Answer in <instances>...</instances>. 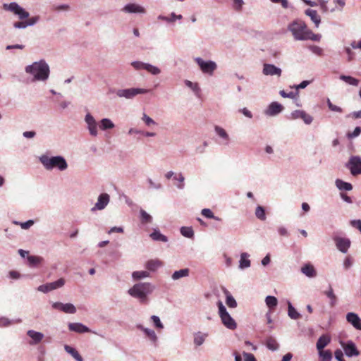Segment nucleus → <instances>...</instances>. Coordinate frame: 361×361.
<instances>
[{"mask_svg": "<svg viewBox=\"0 0 361 361\" xmlns=\"http://www.w3.org/2000/svg\"><path fill=\"white\" fill-rule=\"evenodd\" d=\"M288 30L292 32L296 40H307L310 39L314 42H319L321 35L314 34L310 30L307 25L301 20L294 21L288 25Z\"/></svg>", "mask_w": 361, "mask_h": 361, "instance_id": "obj_1", "label": "nucleus"}, {"mask_svg": "<svg viewBox=\"0 0 361 361\" xmlns=\"http://www.w3.org/2000/svg\"><path fill=\"white\" fill-rule=\"evenodd\" d=\"M25 71L32 75L36 80H46L49 75V67L43 60L27 66Z\"/></svg>", "mask_w": 361, "mask_h": 361, "instance_id": "obj_2", "label": "nucleus"}, {"mask_svg": "<svg viewBox=\"0 0 361 361\" xmlns=\"http://www.w3.org/2000/svg\"><path fill=\"white\" fill-rule=\"evenodd\" d=\"M154 287L150 283H139L128 290V293L140 301L147 300V295L152 292Z\"/></svg>", "mask_w": 361, "mask_h": 361, "instance_id": "obj_3", "label": "nucleus"}, {"mask_svg": "<svg viewBox=\"0 0 361 361\" xmlns=\"http://www.w3.org/2000/svg\"><path fill=\"white\" fill-rule=\"evenodd\" d=\"M40 161L44 166L48 169H52L53 168H58L61 171L65 170L68 165L64 158L62 157H52L51 158L48 157H42Z\"/></svg>", "mask_w": 361, "mask_h": 361, "instance_id": "obj_4", "label": "nucleus"}, {"mask_svg": "<svg viewBox=\"0 0 361 361\" xmlns=\"http://www.w3.org/2000/svg\"><path fill=\"white\" fill-rule=\"evenodd\" d=\"M3 8L6 11L13 12L14 14L18 15L20 20L27 19L30 16V13L24 8L20 7L17 3L12 2L10 4H4Z\"/></svg>", "mask_w": 361, "mask_h": 361, "instance_id": "obj_5", "label": "nucleus"}, {"mask_svg": "<svg viewBox=\"0 0 361 361\" xmlns=\"http://www.w3.org/2000/svg\"><path fill=\"white\" fill-rule=\"evenodd\" d=\"M347 167L350 169L353 176L361 174V159L359 157H351L347 164Z\"/></svg>", "mask_w": 361, "mask_h": 361, "instance_id": "obj_6", "label": "nucleus"}, {"mask_svg": "<svg viewBox=\"0 0 361 361\" xmlns=\"http://www.w3.org/2000/svg\"><path fill=\"white\" fill-rule=\"evenodd\" d=\"M149 90L142 88H130L126 90H119L117 92V95L120 97L132 98L138 94H145Z\"/></svg>", "mask_w": 361, "mask_h": 361, "instance_id": "obj_7", "label": "nucleus"}, {"mask_svg": "<svg viewBox=\"0 0 361 361\" xmlns=\"http://www.w3.org/2000/svg\"><path fill=\"white\" fill-rule=\"evenodd\" d=\"M195 61L204 73L212 75L216 68V64L213 61H204L201 58H197Z\"/></svg>", "mask_w": 361, "mask_h": 361, "instance_id": "obj_8", "label": "nucleus"}, {"mask_svg": "<svg viewBox=\"0 0 361 361\" xmlns=\"http://www.w3.org/2000/svg\"><path fill=\"white\" fill-rule=\"evenodd\" d=\"M337 248L343 253L347 252L350 246V240L348 238L336 236L334 238Z\"/></svg>", "mask_w": 361, "mask_h": 361, "instance_id": "obj_9", "label": "nucleus"}, {"mask_svg": "<svg viewBox=\"0 0 361 361\" xmlns=\"http://www.w3.org/2000/svg\"><path fill=\"white\" fill-rule=\"evenodd\" d=\"M109 202V195L106 193L101 194L99 197L97 202L95 204V206L92 209V211L95 209H103L108 204Z\"/></svg>", "mask_w": 361, "mask_h": 361, "instance_id": "obj_10", "label": "nucleus"}, {"mask_svg": "<svg viewBox=\"0 0 361 361\" xmlns=\"http://www.w3.org/2000/svg\"><path fill=\"white\" fill-rule=\"evenodd\" d=\"M292 118L294 119L301 118L306 124H310L312 122V117L305 111L296 110L292 113Z\"/></svg>", "mask_w": 361, "mask_h": 361, "instance_id": "obj_11", "label": "nucleus"}, {"mask_svg": "<svg viewBox=\"0 0 361 361\" xmlns=\"http://www.w3.org/2000/svg\"><path fill=\"white\" fill-rule=\"evenodd\" d=\"M346 319L348 322L351 324L356 329L361 330V319L357 314L353 312L348 313Z\"/></svg>", "mask_w": 361, "mask_h": 361, "instance_id": "obj_12", "label": "nucleus"}, {"mask_svg": "<svg viewBox=\"0 0 361 361\" xmlns=\"http://www.w3.org/2000/svg\"><path fill=\"white\" fill-rule=\"evenodd\" d=\"M263 73L266 75L280 76L281 75V70L273 64L265 63L263 67Z\"/></svg>", "mask_w": 361, "mask_h": 361, "instance_id": "obj_13", "label": "nucleus"}, {"mask_svg": "<svg viewBox=\"0 0 361 361\" xmlns=\"http://www.w3.org/2000/svg\"><path fill=\"white\" fill-rule=\"evenodd\" d=\"M27 335L32 338V341L29 343L30 345H37L44 338L43 334L34 330L27 331Z\"/></svg>", "mask_w": 361, "mask_h": 361, "instance_id": "obj_14", "label": "nucleus"}, {"mask_svg": "<svg viewBox=\"0 0 361 361\" xmlns=\"http://www.w3.org/2000/svg\"><path fill=\"white\" fill-rule=\"evenodd\" d=\"M342 345L347 356L352 357L359 355V351L352 341L348 342L345 345L342 343Z\"/></svg>", "mask_w": 361, "mask_h": 361, "instance_id": "obj_15", "label": "nucleus"}, {"mask_svg": "<svg viewBox=\"0 0 361 361\" xmlns=\"http://www.w3.org/2000/svg\"><path fill=\"white\" fill-rule=\"evenodd\" d=\"M331 340V336L329 334L322 335L316 344L318 351L324 350V348L330 343Z\"/></svg>", "mask_w": 361, "mask_h": 361, "instance_id": "obj_16", "label": "nucleus"}, {"mask_svg": "<svg viewBox=\"0 0 361 361\" xmlns=\"http://www.w3.org/2000/svg\"><path fill=\"white\" fill-rule=\"evenodd\" d=\"M283 109V107L281 104L278 102H272L269 104L267 110L266 111V114L269 116H275L280 113Z\"/></svg>", "mask_w": 361, "mask_h": 361, "instance_id": "obj_17", "label": "nucleus"}, {"mask_svg": "<svg viewBox=\"0 0 361 361\" xmlns=\"http://www.w3.org/2000/svg\"><path fill=\"white\" fill-rule=\"evenodd\" d=\"M68 329L70 331L78 333H85L90 331L88 327H87L86 326L83 325L81 323H70L68 325Z\"/></svg>", "mask_w": 361, "mask_h": 361, "instance_id": "obj_18", "label": "nucleus"}, {"mask_svg": "<svg viewBox=\"0 0 361 361\" xmlns=\"http://www.w3.org/2000/svg\"><path fill=\"white\" fill-rule=\"evenodd\" d=\"M221 319L224 325L229 329L233 330L237 326L236 322L231 317L229 314L226 315L225 317H223L222 318H221Z\"/></svg>", "mask_w": 361, "mask_h": 361, "instance_id": "obj_19", "label": "nucleus"}, {"mask_svg": "<svg viewBox=\"0 0 361 361\" xmlns=\"http://www.w3.org/2000/svg\"><path fill=\"white\" fill-rule=\"evenodd\" d=\"M305 14L310 17L312 22H314V23L315 24L316 27H318L321 22V18L318 15L317 11L312 9H307L305 11Z\"/></svg>", "mask_w": 361, "mask_h": 361, "instance_id": "obj_20", "label": "nucleus"}, {"mask_svg": "<svg viewBox=\"0 0 361 361\" xmlns=\"http://www.w3.org/2000/svg\"><path fill=\"white\" fill-rule=\"evenodd\" d=\"M123 11L126 13H145V9L135 4H129L124 6Z\"/></svg>", "mask_w": 361, "mask_h": 361, "instance_id": "obj_21", "label": "nucleus"}, {"mask_svg": "<svg viewBox=\"0 0 361 361\" xmlns=\"http://www.w3.org/2000/svg\"><path fill=\"white\" fill-rule=\"evenodd\" d=\"M163 265V263L159 259H150L145 264V267L152 271H156L157 269L161 267Z\"/></svg>", "mask_w": 361, "mask_h": 361, "instance_id": "obj_22", "label": "nucleus"}, {"mask_svg": "<svg viewBox=\"0 0 361 361\" xmlns=\"http://www.w3.org/2000/svg\"><path fill=\"white\" fill-rule=\"evenodd\" d=\"M324 294L330 299L331 307H334L337 302V297L334 293V290L331 285H329L327 290L324 291Z\"/></svg>", "mask_w": 361, "mask_h": 361, "instance_id": "obj_23", "label": "nucleus"}, {"mask_svg": "<svg viewBox=\"0 0 361 361\" xmlns=\"http://www.w3.org/2000/svg\"><path fill=\"white\" fill-rule=\"evenodd\" d=\"M336 185L341 190H351L353 188L350 183L344 182L340 179H337L336 180Z\"/></svg>", "mask_w": 361, "mask_h": 361, "instance_id": "obj_24", "label": "nucleus"}, {"mask_svg": "<svg viewBox=\"0 0 361 361\" xmlns=\"http://www.w3.org/2000/svg\"><path fill=\"white\" fill-rule=\"evenodd\" d=\"M302 272L309 277H314L316 276V271L313 266L310 264H306L302 267Z\"/></svg>", "mask_w": 361, "mask_h": 361, "instance_id": "obj_25", "label": "nucleus"}, {"mask_svg": "<svg viewBox=\"0 0 361 361\" xmlns=\"http://www.w3.org/2000/svg\"><path fill=\"white\" fill-rule=\"evenodd\" d=\"M248 255L243 252L240 255V267L241 269L247 268L250 266V261L248 259Z\"/></svg>", "mask_w": 361, "mask_h": 361, "instance_id": "obj_26", "label": "nucleus"}, {"mask_svg": "<svg viewBox=\"0 0 361 361\" xmlns=\"http://www.w3.org/2000/svg\"><path fill=\"white\" fill-rule=\"evenodd\" d=\"M188 275H189V269L187 268L183 269H180L178 271H176L172 275V279L173 280H178L182 277L188 276Z\"/></svg>", "mask_w": 361, "mask_h": 361, "instance_id": "obj_27", "label": "nucleus"}, {"mask_svg": "<svg viewBox=\"0 0 361 361\" xmlns=\"http://www.w3.org/2000/svg\"><path fill=\"white\" fill-rule=\"evenodd\" d=\"M319 355L321 358V361H331L332 359V353L330 350H319Z\"/></svg>", "mask_w": 361, "mask_h": 361, "instance_id": "obj_28", "label": "nucleus"}, {"mask_svg": "<svg viewBox=\"0 0 361 361\" xmlns=\"http://www.w3.org/2000/svg\"><path fill=\"white\" fill-rule=\"evenodd\" d=\"M224 293L226 294V305L231 308L236 307L237 302L233 298V297L230 294V293L226 289H225Z\"/></svg>", "mask_w": 361, "mask_h": 361, "instance_id": "obj_29", "label": "nucleus"}, {"mask_svg": "<svg viewBox=\"0 0 361 361\" xmlns=\"http://www.w3.org/2000/svg\"><path fill=\"white\" fill-rule=\"evenodd\" d=\"M150 237L154 240H159L162 242H167L168 240L166 236H165L164 235L161 234L159 231L156 230L150 234Z\"/></svg>", "mask_w": 361, "mask_h": 361, "instance_id": "obj_30", "label": "nucleus"}, {"mask_svg": "<svg viewBox=\"0 0 361 361\" xmlns=\"http://www.w3.org/2000/svg\"><path fill=\"white\" fill-rule=\"evenodd\" d=\"M65 349L66 350L71 354V355L78 361H83V359L82 357H81V355L79 354V353L75 350L72 347H70L68 345H66L65 346Z\"/></svg>", "mask_w": 361, "mask_h": 361, "instance_id": "obj_31", "label": "nucleus"}, {"mask_svg": "<svg viewBox=\"0 0 361 361\" xmlns=\"http://www.w3.org/2000/svg\"><path fill=\"white\" fill-rule=\"evenodd\" d=\"M288 316L293 319H298L300 317V314L296 311V310L292 306L291 303H288Z\"/></svg>", "mask_w": 361, "mask_h": 361, "instance_id": "obj_32", "label": "nucleus"}, {"mask_svg": "<svg viewBox=\"0 0 361 361\" xmlns=\"http://www.w3.org/2000/svg\"><path fill=\"white\" fill-rule=\"evenodd\" d=\"M140 221L141 223L143 224H146L148 223H150L152 220V216L147 214L145 210L140 209Z\"/></svg>", "mask_w": 361, "mask_h": 361, "instance_id": "obj_33", "label": "nucleus"}, {"mask_svg": "<svg viewBox=\"0 0 361 361\" xmlns=\"http://www.w3.org/2000/svg\"><path fill=\"white\" fill-rule=\"evenodd\" d=\"M27 261L30 266H37L43 261V259L39 256L29 255L27 256Z\"/></svg>", "mask_w": 361, "mask_h": 361, "instance_id": "obj_34", "label": "nucleus"}, {"mask_svg": "<svg viewBox=\"0 0 361 361\" xmlns=\"http://www.w3.org/2000/svg\"><path fill=\"white\" fill-rule=\"evenodd\" d=\"M48 284H49V290L51 291L54 289L62 287L65 284V280H64V279L61 278L59 280H57L54 282L49 283Z\"/></svg>", "mask_w": 361, "mask_h": 361, "instance_id": "obj_35", "label": "nucleus"}, {"mask_svg": "<svg viewBox=\"0 0 361 361\" xmlns=\"http://www.w3.org/2000/svg\"><path fill=\"white\" fill-rule=\"evenodd\" d=\"M266 305L270 309H274L278 304V300L274 296H267L265 299Z\"/></svg>", "mask_w": 361, "mask_h": 361, "instance_id": "obj_36", "label": "nucleus"}, {"mask_svg": "<svg viewBox=\"0 0 361 361\" xmlns=\"http://www.w3.org/2000/svg\"><path fill=\"white\" fill-rule=\"evenodd\" d=\"M114 127V124L109 118H103L101 121L100 128L102 130L111 129Z\"/></svg>", "mask_w": 361, "mask_h": 361, "instance_id": "obj_37", "label": "nucleus"}, {"mask_svg": "<svg viewBox=\"0 0 361 361\" xmlns=\"http://www.w3.org/2000/svg\"><path fill=\"white\" fill-rule=\"evenodd\" d=\"M149 274L147 271H136L133 272L132 276L135 280H139L143 278L148 277Z\"/></svg>", "mask_w": 361, "mask_h": 361, "instance_id": "obj_38", "label": "nucleus"}, {"mask_svg": "<svg viewBox=\"0 0 361 361\" xmlns=\"http://www.w3.org/2000/svg\"><path fill=\"white\" fill-rule=\"evenodd\" d=\"M340 78L351 85L357 86L359 84V80L351 76L341 75Z\"/></svg>", "mask_w": 361, "mask_h": 361, "instance_id": "obj_39", "label": "nucleus"}, {"mask_svg": "<svg viewBox=\"0 0 361 361\" xmlns=\"http://www.w3.org/2000/svg\"><path fill=\"white\" fill-rule=\"evenodd\" d=\"M181 234L187 238H192L194 235V231L192 227L183 226L180 228Z\"/></svg>", "mask_w": 361, "mask_h": 361, "instance_id": "obj_40", "label": "nucleus"}, {"mask_svg": "<svg viewBox=\"0 0 361 361\" xmlns=\"http://www.w3.org/2000/svg\"><path fill=\"white\" fill-rule=\"evenodd\" d=\"M267 346L269 349L275 350L279 348V344L274 338L269 337L267 339Z\"/></svg>", "mask_w": 361, "mask_h": 361, "instance_id": "obj_41", "label": "nucleus"}, {"mask_svg": "<svg viewBox=\"0 0 361 361\" xmlns=\"http://www.w3.org/2000/svg\"><path fill=\"white\" fill-rule=\"evenodd\" d=\"M255 215L260 220H265L266 219L265 210L261 206H258L256 208Z\"/></svg>", "mask_w": 361, "mask_h": 361, "instance_id": "obj_42", "label": "nucleus"}, {"mask_svg": "<svg viewBox=\"0 0 361 361\" xmlns=\"http://www.w3.org/2000/svg\"><path fill=\"white\" fill-rule=\"evenodd\" d=\"M144 69L153 75H158L159 73H160V70L157 67L149 63H146V66H145Z\"/></svg>", "mask_w": 361, "mask_h": 361, "instance_id": "obj_43", "label": "nucleus"}, {"mask_svg": "<svg viewBox=\"0 0 361 361\" xmlns=\"http://www.w3.org/2000/svg\"><path fill=\"white\" fill-rule=\"evenodd\" d=\"M62 312L65 313H71L74 314L76 312V308L75 306L71 303H66L64 304V306L63 307Z\"/></svg>", "mask_w": 361, "mask_h": 361, "instance_id": "obj_44", "label": "nucleus"}, {"mask_svg": "<svg viewBox=\"0 0 361 361\" xmlns=\"http://www.w3.org/2000/svg\"><path fill=\"white\" fill-rule=\"evenodd\" d=\"M217 306L219 307V316L221 318L228 314V312L226 311V309L224 307V305H223L221 301H219L217 302Z\"/></svg>", "mask_w": 361, "mask_h": 361, "instance_id": "obj_45", "label": "nucleus"}, {"mask_svg": "<svg viewBox=\"0 0 361 361\" xmlns=\"http://www.w3.org/2000/svg\"><path fill=\"white\" fill-rule=\"evenodd\" d=\"M217 306L219 307V316L221 318L228 314V312L226 311V309L224 307V305H223L221 301H219L217 302Z\"/></svg>", "mask_w": 361, "mask_h": 361, "instance_id": "obj_46", "label": "nucleus"}, {"mask_svg": "<svg viewBox=\"0 0 361 361\" xmlns=\"http://www.w3.org/2000/svg\"><path fill=\"white\" fill-rule=\"evenodd\" d=\"M144 331L147 336L153 342H155L157 339V335L154 330L149 329H145Z\"/></svg>", "mask_w": 361, "mask_h": 361, "instance_id": "obj_47", "label": "nucleus"}, {"mask_svg": "<svg viewBox=\"0 0 361 361\" xmlns=\"http://www.w3.org/2000/svg\"><path fill=\"white\" fill-rule=\"evenodd\" d=\"M280 94L284 98L288 97V98L294 99L298 96V92H293V91H290V92L287 93L284 90H281L280 92Z\"/></svg>", "mask_w": 361, "mask_h": 361, "instance_id": "obj_48", "label": "nucleus"}, {"mask_svg": "<svg viewBox=\"0 0 361 361\" xmlns=\"http://www.w3.org/2000/svg\"><path fill=\"white\" fill-rule=\"evenodd\" d=\"M204 339H205V336L202 334L201 333H199L195 335V338H194V343L197 345H200L203 343Z\"/></svg>", "mask_w": 361, "mask_h": 361, "instance_id": "obj_49", "label": "nucleus"}, {"mask_svg": "<svg viewBox=\"0 0 361 361\" xmlns=\"http://www.w3.org/2000/svg\"><path fill=\"white\" fill-rule=\"evenodd\" d=\"M215 131L216 133L221 137L223 138H225V139H228V134L226 133V132L225 131L224 129H223L222 128L219 127V126H216L215 127Z\"/></svg>", "mask_w": 361, "mask_h": 361, "instance_id": "obj_50", "label": "nucleus"}, {"mask_svg": "<svg viewBox=\"0 0 361 361\" xmlns=\"http://www.w3.org/2000/svg\"><path fill=\"white\" fill-rule=\"evenodd\" d=\"M327 105L329 109L332 111L341 113L343 111L342 109L336 105H334L331 103L329 99H327Z\"/></svg>", "mask_w": 361, "mask_h": 361, "instance_id": "obj_51", "label": "nucleus"}, {"mask_svg": "<svg viewBox=\"0 0 361 361\" xmlns=\"http://www.w3.org/2000/svg\"><path fill=\"white\" fill-rule=\"evenodd\" d=\"M151 319H152V321L153 322L154 326L157 328H159V329L163 328V324L157 316L153 315V316H152Z\"/></svg>", "mask_w": 361, "mask_h": 361, "instance_id": "obj_52", "label": "nucleus"}, {"mask_svg": "<svg viewBox=\"0 0 361 361\" xmlns=\"http://www.w3.org/2000/svg\"><path fill=\"white\" fill-rule=\"evenodd\" d=\"M353 260L352 257L348 256L345 257L343 262V267L345 269H348L353 264Z\"/></svg>", "mask_w": 361, "mask_h": 361, "instance_id": "obj_53", "label": "nucleus"}, {"mask_svg": "<svg viewBox=\"0 0 361 361\" xmlns=\"http://www.w3.org/2000/svg\"><path fill=\"white\" fill-rule=\"evenodd\" d=\"M142 119L147 126L156 124L155 121L145 114H143Z\"/></svg>", "mask_w": 361, "mask_h": 361, "instance_id": "obj_54", "label": "nucleus"}, {"mask_svg": "<svg viewBox=\"0 0 361 361\" xmlns=\"http://www.w3.org/2000/svg\"><path fill=\"white\" fill-rule=\"evenodd\" d=\"M310 50L316 54L318 56H322L323 55V50L321 47H318V46H311L310 47Z\"/></svg>", "mask_w": 361, "mask_h": 361, "instance_id": "obj_55", "label": "nucleus"}, {"mask_svg": "<svg viewBox=\"0 0 361 361\" xmlns=\"http://www.w3.org/2000/svg\"><path fill=\"white\" fill-rule=\"evenodd\" d=\"M39 20V17L38 16H33L32 18H28L26 20L27 26H31L35 25Z\"/></svg>", "mask_w": 361, "mask_h": 361, "instance_id": "obj_56", "label": "nucleus"}, {"mask_svg": "<svg viewBox=\"0 0 361 361\" xmlns=\"http://www.w3.org/2000/svg\"><path fill=\"white\" fill-rule=\"evenodd\" d=\"M131 65L133 66V67L136 69V70H140V69H144L145 68V66H146V63H142V62H140V61H134L131 63Z\"/></svg>", "mask_w": 361, "mask_h": 361, "instance_id": "obj_57", "label": "nucleus"}, {"mask_svg": "<svg viewBox=\"0 0 361 361\" xmlns=\"http://www.w3.org/2000/svg\"><path fill=\"white\" fill-rule=\"evenodd\" d=\"M201 214L209 219H212L214 217L213 212L209 209H203L201 212Z\"/></svg>", "mask_w": 361, "mask_h": 361, "instance_id": "obj_58", "label": "nucleus"}, {"mask_svg": "<svg viewBox=\"0 0 361 361\" xmlns=\"http://www.w3.org/2000/svg\"><path fill=\"white\" fill-rule=\"evenodd\" d=\"M14 27L16 28H25L27 27L26 20L16 22L13 24Z\"/></svg>", "mask_w": 361, "mask_h": 361, "instance_id": "obj_59", "label": "nucleus"}, {"mask_svg": "<svg viewBox=\"0 0 361 361\" xmlns=\"http://www.w3.org/2000/svg\"><path fill=\"white\" fill-rule=\"evenodd\" d=\"M174 179L178 180L180 183V184L178 185V187L179 188H183L184 186L183 181L185 179L181 173H179L174 176Z\"/></svg>", "mask_w": 361, "mask_h": 361, "instance_id": "obj_60", "label": "nucleus"}, {"mask_svg": "<svg viewBox=\"0 0 361 361\" xmlns=\"http://www.w3.org/2000/svg\"><path fill=\"white\" fill-rule=\"evenodd\" d=\"M243 357H244V361H257L255 356L251 353L244 352Z\"/></svg>", "mask_w": 361, "mask_h": 361, "instance_id": "obj_61", "label": "nucleus"}, {"mask_svg": "<svg viewBox=\"0 0 361 361\" xmlns=\"http://www.w3.org/2000/svg\"><path fill=\"white\" fill-rule=\"evenodd\" d=\"M88 128L92 135L96 136L97 135V123L88 126Z\"/></svg>", "mask_w": 361, "mask_h": 361, "instance_id": "obj_62", "label": "nucleus"}, {"mask_svg": "<svg viewBox=\"0 0 361 361\" xmlns=\"http://www.w3.org/2000/svg\"><path fill=\"white\" fill-rule=\"evenodd\" d=\"M334 355H335L336 359L338 361H343V360H344V359H343V352H342L341 350L337 349L335 351Z\"/></svg>", "mask_w": 361, "mask_h": 361, "instance_id": "obj_63", "label": "nucleus"}, {"mask_svg": "<svg viewBox=\"0 0 361 361\" xmlns=\"http://www.w3.org/2000/svg\"><path fill=\"white\" fill-rule=\"evenodd\" d=\"M350 225L361 232V220H353L350 221Z\"/></svg>", "mask_w": 361, "mask_h": 361, "instance_id": "obj_64", "label": "nucleus"}]
</instances>
